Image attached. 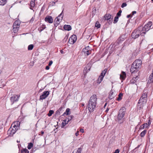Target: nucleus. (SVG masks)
Masks as SVG:
<instances>
[{
	"label": "nucleus",
	"instance_id": "obj_46",
	"mask_svg": "<svg viewBox=\"0 0 153 153\" xmlns=\"http://www.w3.org/2000/svg\"><path fill=\"white\" fill-rule=\"evenodd\" d=\"M79 131H80V132L82 133H84V130L83 129L81 128L79 130Z\"/></svg>",
	"mask_w": 153,
	"mask_h": 153
},
{
	"label": "nucleus",
	"instance_id": "obj_8",
	"mask_svg": "<svg viewBox=\"0 0 153 153\" xmlns=\"http://www.w3.org/2000/svg\"><path fill=\"white\" fill-rule=\"evenodd\" d=\"M19 97L20 95L16 94L13 95L10 98L11 104V105H13L15 102H17L19 100Z\"/></svg>",
	"mask_w": 153,
	"mask_h": 153
},
{
	"label": "nucleus",
	"instance_id": "obj_5",
	"mask_svg": "<svg viewBox=\"0 0 153 153\" xmlns=\"http://www.w3.org/2000/svg\"><path fill=\"white\" fill-rule=\"evenodd\" d=\"M142 27H138L137 29L135 30L132 33L131 36L133 39H136L138 38L139 36L141 35L143 33V32Z\"/></svg>",
	"mask_w": 153,
	"mask_h": 153
},
{
	"label": "nucleus",
	"instance_id": "obj_25",
	"mask_svg": "<svg viewBox=\"0 0 153 153\" xmlns=\"http://www.w3.org/2000/svg\"><path fill=\"white\" fill-rule=\"evenodd\" d=\"M146 132L147 130H144L140 133V136L142 137H143L146 134Z\"/></svg>",
	"mask_w": 153,
	"mask_h": 153
},
{
	"label": "nucleus",
	"instance_id": "obj_6",
	"mask_svg": "<svg viewBox=\"0 0 153 153\" xmlns=\"http://www.w3.org/2000/svg\"><path fill=\"white\" fill-rule=\"evenodd\" d=\"M126 112V108L123 107L120 109L118 116V120H120L124 117Z\"/></svg>",
	"mask_w": 153,
	"mask_h": 153
},
{
	"label": "nucleus",
	"instance_id": "obj_62",
	"mask_svg": "<svg viewBox=\"0 0 153 153\" xmlns=\"http://www.w3.org/2000/svg\"><path fill=\"white\" fill-rule=\"evenodd\" d=\"M17 143H19V141H18V140L17 141Z\"/></svg>",
	"mask_w": 153,
	"mask_h": 153
},
{
	"label": "nucleus",
	"instance_id": "obj_36",
	"mask_svg": "<svg viewBox=\"0 0 153 153\" xmlns=\"http://www.w3.org/2000/svg\"><path fill=\"white\" fill-rule=\"evenodd\" d=\"M125 38V37L124 35H122L121 36H120L119 39H118V40H121V41H123Z\"/></svg>",
	"mask_w": 153,
	"mask_h": 153
},
{
	"label": "nucleus",
	"instance_id": "obj_31",
	"mask_svg": "<svg viewBox=\"0 0 153 153\" xmlns=\"http://www.w3.org/2000/svg\"><path fill=\"white\" fill-rule=\"evenodd\" d=\"M123 96V94L122 93H120L118 95V97L117 99V100L120 101L122 99V97Z\"/></svg>",
	"mask_w": 153,
	"mask_h": 153
},
{
	"label": "nucleus",
	"instance_id": "obj_53",
	"mask_svg": "<svg viewBox=\"0 0 153 153\" xmlns=\"http://www.w3.org/2000/svg\"><path fill=\"white\" fill-rule=\"evenodd\" d=\"M41 135H42L44 134V132L43 131H42L41 132Z\"/></svg>",
	"mask_w": 153,
	"mask_h": 153
},
{
	"label": "nucleus",
	"instance_id": "obj_15",
	"mask_svg": "<svg viewBox=\"0 0 153 153\" xmlns=\"http://www.w3.org/2000/svg\"><path fill=\"white\" fill-rule=\"evenodd\" d=\"M139 78V74H138L136 77H133L132 79L130 81L131 83L133 84L135 83L136 81Z\"/></svg>",
	"mask_w": 153,
	"mask_h": 153
},
{
	"label": "nucleus",
	"instance_id": "obj_52",
	"mask_svg": "<svg viewBox=\"0 0 153 153\" xmlns=\"http://www.w3.org/2000/svg\"><path fill=\"white\" fill-rule=\"evenodd\" d=\"M131 15H128L127 16V17L128 18H130V17H131Z\"/></svg>",
	"mask_w": 153,
	"mask_h": 153
},
{
	"label": "nucleus",
	"instance_id": "obj_37",
	"mask_svg": "<svg viewBox=\"0 0 153 153\" xmlns=\"http://www.w3.org/2000/svg\"><path fill=\"white\" fill-rule=\"evenodd\" d=\"M125 38V37L124 35H122L121 36H120L119 39H118V40H121V41H123Z\"/></svg>",
	"mask_w": 153,
	"mask_h": 153
},
{
	"label": "nucleus",
	"instance_id": "obj_63",
	"mask_svg": "<svg viewBox=\"0 0 153 153\" xmlns=\"http://www.w3.org/2000/svg\"><path fill=\"white\" fill-rule=\"evenodd\" d=\"M141 106H140V108H141Z\"/></svg>",
	"mask_w": 153,
	"mask_h": 153
},
{
	"label": "nucleus",
	"instance_id": "obj_54",
	"mask_svg": "<svg viewBox=\"0 0 153 153\" xmlns=\"http://www.w3.org/2000/svg\"><path fill=\"white\" fill-rule=\"evenodd\" d=\"M55 4V2L53 1L51 3V4Z\"/></svg>",
	"mask_w": 153,
	"mask_h": 153
},
{
	"label": "nucleus",
	"instance_id": "obj_47",
	"mask_svg": "<svg viewBox=\"0 0 153 153\" xmlns=\"http://www.w3.org/2000/svg\"><path fill=\"white\" fill-rule=\"evenodd\" d=\"M50 67H49V66H46L45 68V69L47 70H48L49 69Z\"/></svg>",
	"mask_w": 153,
	"mask_h": 153
},
{
	"label": "nucleus",
	"instance_id": "obj_14",
	"mask_svg": "<svg viewBox=\"0 0 153 153\" xmlns=\"http://www.w3.org/2000/svg\"><path fill=\"white\" fill-rule=\"evenodd\" d=\"M45 22L50 23H52L53 22V20L52 17L49 16H47L45 18Z\"/></svg>",
	"mask_w": 153,
	"mask_h": 153
},
{
	"label": "nucleus",
	"instance_id": "obj_40",
	"mask_svg": "<svg viewBox=\"0 0 153 153\" xmlns=\"http://www.w3.org/2000/svg\"><path fill=\"white\" fill-rule=\"evenodd\" d=\"M143 128L144 129V128H146L148 127L149 126L148 124L147 123H146L144 124L143 125Z\"/></svg>",
	"mask_w": 153,
	"mask_h": 153
},
{
	"label": "nucleus",
	"instance_id": "obj_19",
	"mask_svg": "<svg viewBox=\"0 0 153 153\" xmlns=\"http://www.w3.org/2000/svg\"><path fill=\"white\" fill-rule=\"evenodd\" d=\"M35 0H31L30 2V9L31 10H33L32 8H33L35 7Z\"/></svg>",
	"mask_w": 153,
	"mask_h": 153
},
{
	"label": "nucleus",
	"instance_id": "obj_22",
	"mask_svg": "<svg viewBox=\"0 0 153 153\" xmlns=\"http://www.w3.org/2000/svg\"><path fill=\"white\" fill-rule=\"evenodd\" d=\"M66 119H65L63 120L62 123V128H63L64 127L66 124H67L68 123V121H67V123H66Z\"/></svg>",
	"mask_w": 153,
	"mask_h": 153
},
{
	"label": "nucleus",
	"instance_id": "obj_11",
	"mask_svg": "<svg viewBox=\"0 0 153 153\" xmlns=\"http://www.w3.org/2000/svg\"><path fill=\"white\" fill-rule=\"evenodd\" d=\"M63 10L61 13L55 19L54 22H56V24L58 25L62 20L63 15Z\"/></svg>",
	"mask_w": 153,
	"mask_h": 153
},
{
	"label": "nucleus",
	"instance_id": "obj_16",
	"mask_svg": "<svg viewBox=\"0 0 153 153\" xmlns=\"http://www.w3.org/2000/svg\"><path fill=\"white\" fill-rule=\"evenodd\" d=\"M126 77V74L125 72L122 71L120 74V78L122 80H124L125 79Z\"/></svg>",
	"mask_w": 153,
	"mask_h": 153
},
{
	"label": "nucleus",
	"instance_id": "obj_39",
	"mask_svg": "<svg viewBox=\"0 0 153 153\" xmlns=\"http://www.w3.org/2000/svg\"><path fill=\"white\" fill-rule=\"evenodd\" d=\"M118 18H119L118 16H116L115 17L114 19V22H113V23L114 24L116 23L118 21Z\"/></svg>",
	"mask_w": 153,
	"mask_h": 153
},
{
	"label": "nucleus",
	"instance_id": "obj_38",
	"mask_svg": "<svg viewBox=\"0 0 153 153\" xmlns=\"http://www.w3.org/2000/svg\"><path fill=\"white\" fill-rule=\"evenodd\" d=\"M113 92H111V93L109 94L108 98L110 99L111 100L114 98V96H113Z\"/></svg>",
	"mask_w": 153,
	"mask_h": 153
},
{
	"label": "nucleus",
	"instance_id": "obj_20",
	"mask_svg": "<svg viewBox=\"0 0 153 153\" xmlns=\"http://www.w3.org/2000/svg\"><path fill=\"white\" fill-rule=\"evenodd\" d=\"M71 113L70 109L69 108L66 109L65 111L63 113V115H68L70 114Z\"/></svg>",
	"mask_w": 153,
	"mask_h": 153
},
{
	"label": "nucleus",
	"instance_id": "obj_3",
	"mask_svg": "<svg viewBox=\"0 0 153 153\" xmlns=\"http://www.w3.org/2000/svg\"><path fill=\"white\" fill-rule=\"evenodd\" d=\"M20 123L19 122H15L13 123L11 127L7 131L8 134L10 136H12L19 127Z\"/></svg>",
	"mask_w": 153,
	"mask_h": 153
},
{
	"label": "nucleus",
	"instance_id": "obj_42",
	"mask_svg": "<svg viewBox=\"0 0 153 153\" xmlns=\"http://www.w3.org/2000/svg\"><path fill=\"white\" fill-rule=\"evenodd\" d=\"M81 151H82L81 148H78V149L77 150V152L76 153H81Z\"/></svg>",
	"mask_w": 153,
	"mask_h": 153
},
{
	"label": "nucleus",
	"instance_id": "obj_43",
	"mask_svg": "<svg viewBox=\"0 0 153 153\" xmlns=\"http://www.w3.org/2000/svg\"><path fill=\"white\" fill-rule=\"evenodd\" d=\"M126 3H123L122 4L121 7L122 8H123L124 7H126Z\"/></svg>",
	"mask_w": 153,
	"mask_h": 153
},
{
	"label": "nucleus",
	"instance_id": "obj_4",
	"mask_svg": "<svg viewBox=\"0 0 153 153\" xmlns=\"http://www.w3.org/2000/svg\"><path fill=\"white\" fill-rule=\"evenodd\" d=\"M147 99V92L146 90H144L142 96L140 97L138 103V106H143L145 104Z\"/></svg>",
	"mask_w": 153,
	"mask_h": 153
},
{
	"label": "nucleus",
	"instance_id": "obj_61",
	"mask_svg": "<svg viewBox=\"0 0 153 153\" xmlns=\"http://www.w3.org/2000/svg\"><path fill=\"white\" fill-rule=\"evenodd\" d=\"M139 146H140V145H138V146L137 147V148H138V147H139Z\"/></svg>",
	"mask_w": 153,
	"mask_h": 153
},
{
	"label": "nucleus",
	"instance_id": "obj_60",
	"mask_svg": "<svg viewBox=\"0 0 153 153\" xmlns=\"http://www.w3.org/2000/svg\"><path fill=\"white\" fill-rule=\"evenodd\" d=\"M30 21H33V18L31 19Z\"/></svg>",
	"mask_w": 153,
	"mask_h": 153
},
{
	"label": "nucleus",
	"instance_id": "obj_41",
	"mask_svg": "<svg viewBox=\"0 0 153 153\" xmlns=\"http://www.w3.org/2000/svg\"><path fill=\"white\" fill-rule=\"evenodd\" d=\"M89 49V47H88L86 48H84L82 50V51L84 52V53H85V51H88V50Z\"/></svg>",
	"mask_w": 153,
	"mask_h": 153
},
{
	"label": "nucleus",
	"instance_id": "obj_18",
	"mask_svg": "<svg viewBox=\"0 0 153 153\" xmlns=\"http://www.w3.org/2000/svg\"><path fill=\"white\" fill-rule=\"evenodd\" d=\"M64 28L65 30L69 31L71 29V26L69 25H65L64 26Z\"/></svg>",
	"mask_w": 153,
	"mask_h": 153
},
{
	"label": "nucleus",
	"instance_id": "obj_51",
	"mask_svg": "<svg viewBox=\"0 0 153 153\" xmlns=\"http://www.w3.org/2000/svg\"><path fill=\"white\" fill-rule=\"evenodd\" d=\"M90 68L88 67V69L87 70V68H86V70H87V72L90 70Z\"/></svg>",
	"mask_w": 153,
	"mask_h": 153
},
{
	"label": "nucleus",
	"instance_id": "obj_10",
	"mask_svg": "<svg viewBox=\"0 0 153 153\" xmlns=\"http://www.w3.org/2000/svg\"><path fill=\"white\" fill-rule=\"evenodd\" d=\"M76 36L75 35H73L70 37L68 42L71 44H73L76 41Z\"/></svg>",
	"mask_w": 153,
	"mask_h": 153
},
{
	"label": "nucleus",
	"instance_id": "obj_7",
	"mask_svg": "<svg viewBox=\"0 0 153 153\" xmlns=\"http://www.w3.org/2000/svg\"><path fill=\"white\" fill-rule=\"evenodd\" d=\"M152 25V22H149L146 25L143 27H142V33L145 34L146 31H148L151 28Z\"/></svg>",
	"mask_w": 153,
	"mask_h": 153
},
{
	"label": "nucleus",
	"instance_id": "obj_50",
	"mask_svg": "<svg viewBox=\"0 0 153 153\" xmlns=\"http://www.w3.org/2000/svg\"><path fill=\"white\" fill-rule=\"evenodd\" d=\"M132 15H134L135 14H136V11H133L132 12Z\"/></svg>",
	"mask_w": 153,
	"mask_h": 153
},
{
	"label": "nucleus",
	"instance_id": "obj_55",
	"mask_svg": "<svg viewBox=\"0 0 153 153\" xmlns=\"http://www.w3.org/2000/svg\"><path fill=\"white\" fill-rule=\"evenodd\" d=\"M60 52L61 53H63V51L62 50H60Z\"/></svg>",
	"mask_w": 153,
	"mask_h": 153
},
{
	"label": "nucleus",
	"instance_id": "obj_58",
	"mask_svg": "<svg viewBox=\"0 0 153 153\" xmlns=\"http://www.w3.org/2000/svg\"><path fill=\"white\" fill-rule=\"evenodd\" d=\"M118 12H119V13H120L121 14V13H122V11L120 10Z\"/></svg>",
	"mask_w": 153,
	"mask_h": 153
},
{
	"label": "nucleus",
	"instance_id": "obj_12",
	"mask_svg": "<svg viewBox=\"0 0 153 153\" xmlns=\"http://www.w3.org/2000/svg\"><path fill=\"white\" fill-rule=\"evenodd\" d=\"M105 20H108L109 23H111L112 22L113 17L109 14H106L104 16Z\"/></svg>",
	"mask_w": 153,
	"mask_h": 153
},
{
	"label": "nucleus",
	"instance_id": "obj_33",
	"mask_svg": "<svg viewBox=\"0 0 153 153\" xmlns=\"http://www.w3.org/2000/svg\"><path fill=\"white\" fill-rule=\"evenodd\" d=\"M74 117V116L73 115H70L67 118V119H68V120H67V121L68 122H69L70 120H71Z\"/></svg>",
	"mask_w": 153,
	"mask_h": 153
},
{
	"label": "nucleus",
	"instance_id": "obj_29",
	"mask_svg": "<svg viewBox=\"0 0 153 153\" xmlns=\"http://www.w3.org/2000/svg\"><path fill=\"white\" fill-rule=\"evenodd\" d=\"M91 53V50H90V49L88 50V51H85V53H84V54L85 55H87V56H88Z\"/></svg>",
	"mask_w": 153,
	"mask_h": 153
},
{
	"label": "nucleus",
	"instance_id": "obj_35",
	"mask_svg": "<svg viewBox=\"0 0 153 153\" xmlns=\"http://www.w3.org/2000/svg\"><path fill=\"white\" fill-rule=\"evenodd\" d=\"M54 113V111L52 110H50L49 111V113L48 114V116L49 117H50Z\"/></svg>",
	"mask_w": 153,
	"mask_h": 153
},
{
	"label": "nucleus",
	"instance_id": "obj_34",
	"mask_svg": "<svg viewBox=\"0 0 153 153\" xmlns=\"http://www.w3.org/2000/svg\"><path fill=\"white\" fill-rule=\"evenodd\" d=\"M33 146V144L32 143H29L28 146L27 148L29 149H30Z\"/></svg>",
	"mask_w": 153,
	"mask_h": 153
},
{
	"label": "nucleus",
	"instance_id": "obj_28",
	"mask_svg": "<svg viewBox=\"0 0 153 153\" xmlns=\"http://www.w3.org/2000/svg\"><path fill=\"white\" fill-rule=\"evenodd\" d=\"M45 28V26L44 25H43L42 26L40 27H39L38 28V30L39 31V32H41L42 30H43Z\"/></svg>",
	"mask_w": 153,
	"mask_h": 153
},
{
	"label": "nucleus",
	"instance_id": "obj_17",
	"mask_svg": "<svg viewBox=\"0 0 153 153\" xmlns=\"http://www.w3.org/2000/svg\"><path fill=\"white\" fill-rule=\"evenodd\" d=\"M153 82V72L152 71V73L150 74L149 77V79L148 80V82L151 83Z\"/></svg>",
	"mask_w": 153,
	"mask_h": 153
},
{
	"label": "nucleus",
	"instance_id": "obj_48",
	"mask_svg": "<svg viewBox=\"0 0 153 153\" xmlns=\"http://www.w3.org/2000/svg\"><path fill=\"white\" fill-rule=\"evenodd\" d=\"M121 14L119 13V12H118L117 13V16H121Z\"/></svg>",
	"mask_w": 153,
	"mask_h": 153
},
{
	"label": "nucleus",
	"instance_id": "obj_49",
	"mask_svg": "<svg viewBox=\"0 0 153 153\" xmlns=\"http://www.w3.org/2000/svg\"><path fill=\"white\" fill-rule=\"evenodd\" d=\"M79 132L78 131L77 132H76L75 133L76 135V136L79 135Z\"/></svg>",
	"mask_w": 153,
	"mask_h": 153
},
{
	"label": "nucleus",
	"instance_id": "obj_64",
	"mask_svg": "<svg viewBox=\"0 0 153 153\" xmlns=\"http://www.w3.org/2000/svg\"><path fill=\"white\" fill-rule=\"evenodd\" d=\"M152 1L153 2V0H152Z\"/></svg>",
	"mask_w": 153,
	"mask_h": 153
},
{
	"label": "nucleus",
	"instance_id": "obj_24",
	"mask_svg": "<svg viewBox=\"0 0 153 153\" xmlns=\"http://www.w3.org/2000/svg\"><path fill=\"white\" fill-rule=\"evenodd\" d=\"M107 69H105L101 73L100 76H103V78L107 72Z\"/></svg>",
	"mask_w": 153,
	"mask_h": 153
},
{
	"label": "nucleus",
	"instance_id": "obj_32",
	"mask_svg": "<svg viewBox=\"0 0 153 153\" xmlns=\"http://www.w3.org/2000/svg\"><path fill=\"white\" fill-rule=\"evenodd\" d=\"M100 24L98 22H97L95 24V27H97V28H99L100 27Z\"/></svg>",
	"mask_w": 153,
	"mask_h": 153
},
{
	"label": "nucleus",
	"instance_id": "obj_45",
	"mask_svg": "<svg viewBox=\"0 0 153 153\" xmlns=\"http://www.w3.org/2000/svg\"><path fill=\"white\" fill-rule=\"evenodd\" d=\"M53 61L52 60L50 61L48 64V65L49 66H51L53 63Z\"/></svg>",
	"mask_w": 153,
	"mask_h": 153
},
{
	"label": "nucleus",
	"instance_id": "obj_13",
	"mask_svg": "<svg viewBox=\"0 0 153 153\" xmlns=\"http://www.w3.org/2000/svg\"><path fill=\"white\" fill-rule=\"evenodd\" d=\"M49 94L48 91H45L43 92L42 94L40 97V100H43L47 98Z\"/></svg>",
	"mask_w": 153,
	"mask_h": 153
},
{
	"label": "nucleus",
	"instance_id": "obj_21",
	"mask_svg": "<svg viewBox=\"0 0 153 153\" xmlns=\"http://www.w3.org/2000/svg\"><path fill=\"white\" fill-rule=\"evenodd\" d=\"M103 78V76H99L98 79L97 80V82L98 84H100Z\"/></svg>",
	"mask_w": 153,
	"mask_h": 153
},
{
	"label": "nucleus",
	"instance_id": "obj_57",
	"mask_svg": "<svg viewBox=\"0 0 153 153\" xmlns=\"http://www.w3.org/2000/svg\"><path fill=\"white\" fill-rule=\"evenodd\" d=\"M84 105H85V104H84V103H82V104H81V106H84Z\"/></svg>",
	"mask_w": 153,
	"mask_h": 153
},
{
	"label": "nucleus",
	"instance_id": "obj_59",
	"mask_svg": "<svg viewBox=\"0 0 153 153\" xmlns=\"http://www.w3.org/2000/svg\"><path fill=\"white\" fill-rule=\"evenodd\" d=\"M107 104V103H106L105 104L104 106V107H105L106 106V105Z\"/></svg>",
	"mask_w": 153,
	"mask_h": 153
},
{
	"label": "nucleus",
	"instance_id": "obj_30",
	"mask_svg": "<svg viewBox=\"0 0 153 153\" xmlns=\"http://www.w3.org/2000/svg\"><path fill=\"white\" fill-rule=\"evenodd\" d=\"M33 47L34 46L33 45H30L28 47V50H31L33 49Z\"/></svg>",
	"mask_w": 153,
	"mask_h": 153
},
{
	"label": "nucleus",
	"instance_id": "obj_26",
	"mask_svg": "<svg viewBox=\"0 0 153 153\" xmlns=\"http://www.w3.org/2000/svg\"><path fill=\"white\" fill-rule=\"evenodd\" d=\"M62 107H61L59 108V109L56 111V114L57 115H59L60 113L62 112Z\"/></svg>",
	"mask_w": 153,
	"mask_h": 153
},
{
	"label": "nucleus",
	"instance_id": "obj_1",
	"mask_svg": "<svg viewBox=\"0 0 153 153\" xmlns=\"http://www.w3.org/2000/svg\"><path fill=\"white\" fill-rule=\"evenodd\" d=\"M97 96L96 94H93L90 98L87 104V107L89 112H93L97 105Z\"/></svg>",
	"mask_w": 153,
	"mask_h": 153
},
{
	"label": "nucleus",
	"instance_id": "obj_44",
	"mask_svg": "<svg viewBox=\"0 0 153 153\" xmlns=\"http://www.w3.org/2000/svg\"><path fill=\"white\" fill-rule=\"evenodd\" d=\"M120 150L119 149L116 150L115 152L113 153H119Z\"/></svg>",
	"mask_w": 153,
	"mask_h": 153
},
{
	"label": "nucleus",
	"instance_id": "obj_27",
	"mask_svg": "<svg viewBox=\"0 0 153 153\" xmlns=\"http://www.w3.org/2000/svg\"><path fill=\"white\" fill-rule=\"evenodd\" d=\"M21 152L22 153H29V151L26 149H22Z\"/></svg>",
	"mask_w": 153,
	"mask_h": 153
},
{
	"label": "nucleus",
	"instance_id": "obj_23",
	"mask_svg": "<svg viewBox=\"0 0 153 153\" xmlns=\"http://www.w3.org/2000/svg\"><path fill=\"white\" fill-rule=\"evenodd\" d=\"M7 2V0H0V5H4Z\"/></svg>",
	"mask_w": 153,
	"mask_h": 153
},
{
	"label": "nucleus",
	"instance_id": "obj_9",
	"mask_svg": "<svg viewBox=\"0 0 153 153\" xmlns=\"http://www.w3.org/2000/svg\"><path fill=\"white\" fill-rule=\"evenodd\" d=\"M20 23L18 21H15L13 25V31L15 33H16L18 31Z\"/></svg>",
	"mask_w": 153,
	"mask_h": 153
},
{
	"label": "nucleus",
	"instance_id": "obj_56",
	"mask_svg": "<svg viewBox=\"0 0 153 153\" xmlns=\"http://www.w3.org/2000/svg\"><path fill=\"white\" fill-rule=\"evenodd\" d=\"M108 110H109V109L108 108H107L106 109V110L105 111L106 112H107L108 111Z\"/></svg>",
	"mask_w": 153,
	"mask_h": 153
},
{
	"label": "nucleus",
	"instance_id": "obj_2",
	"mask_svg": "<svg viewBox=\"0 0 153 153\" xmlns=\"http://www.w3.org/2000/svg\"><path fill=\"white\" fill-rule=\"evenodd\" d=\"M142 61L140 59L136 60L132 63L131 68V72L132 74L137 72L141 68Z\"/></svg>",
	"mask_w": 153,
	"mask_h": 153
}]
</instances>
